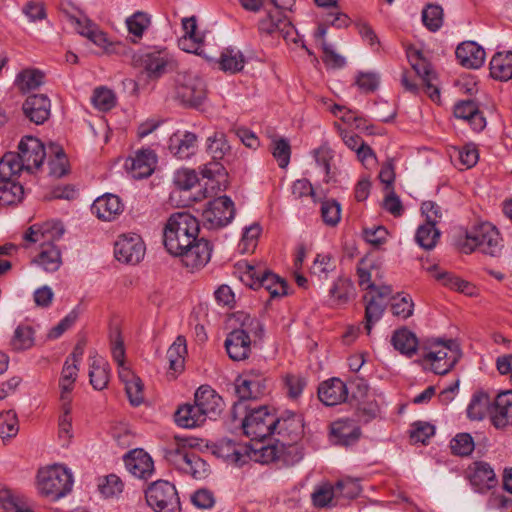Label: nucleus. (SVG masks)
<instances>
[{
    "label": "nucleus",
    "instance_id": "nucleus-10",
    "mask_svg": "<svg viewBox=\"0 0 512 512\" xmlns=\"http://www.w3.org/2000/svg\"><path fill=\"white\" fill-rule=\"evenodd\" d=\"M135 61L148 73L150 78H159L173 71L177 62L166 48H153L135 56Z\"/></svg>",
    "mask_w": 512,
    "mask_h": 512
},
{
    "label": "nucleus",
    "instance_id": "nucleus-41",
    "mask_svg": "<svg viewBox=\"0 0 512 512\" xmlns=\"http://www.w3.org/2000/svg\"><path fill=\"white\" fill-rule=\"evenodd\" d=\"M258 29L261 33L272 35L279 31L284 33V38H287L289 31L293 29L291 23L281 13H269L266 17L261 19L258 24Z\"/></svg>",
    "mask_w": 512,
    "mask_h": 512
},
{
    "label": "nucleus",
    "instance_id": "nucleus-19",
    "mask_svg": "<svg viewBox=\"0 0 512 512\" xmlns=\"http://www.w3.org/2000/svg\"><path fill=\"white\" fill-rule=\"evenodd\" d=\"M274 423V433L288 438L291 442H296L303 435L304 424L300 414L285 411L281 416L275 417Z\"/></svg>",
    "mask_w": 512,
    "mask_h": 512
},
{
    "label": "nucleus",
    "instance_id": "nucleus-20",
    "mask_svg": "<svg viewBox=\"0 0 512 512\" xmlns=\"http://www.w3.org/2000/svg\"><path fill=\"white\" fill-rule=\"evenodd\" d=\"M467 471L469 481L477 492H487L498 483L494 470L486 462H474L468 467Z\"/></svg>",
    "mask_w": 512,
    "mask_h": 512
},
{
    "label": "nucleus",
    "instance_id": "nucleus-12",
    "mask_svg": "<svg viewBox=\"0 0 512 512\" xmlns=\"http://www.w3.org/2000/svg\"><path fill=\"white\" fill-rule=\"evenodd\" d=\"M235 216L234 203L230 197L224 195L208 202L203 210L202 217L208 228H220L228 225Z\"/></svg>",
    "mask_w": 512,
    "mask_h": 512
},
{
    "label": "nucleus",
    "instance_id": "nucleus-40",
    "mask_svg": "<svg viewBox=\"0 0 512 512\" xmlns=\"http://www.w3.org/2000/svg\"><path fill=\"white\" fill-rule=\"evenodd\" d=\"M491 76L500 81L512 79V52H497L490 61Z\"/></svg>",
    "mask_w": 512,
    "mask_h": 512
},
{
    "label": "nucleus",
    "instance_id": "nucleus-56",
    "mask_svg": "<svg viewBox=\"0 0 512 512\" xmlns=\"http://www.w3.org/2000/svg\"><path fill=\"white\" fill-rule=\"evenodd\" d=\"M271 152L280 168H286L290 162L291 147L289 141L281 137L271 140Z\"/></svg>",
    "mask_w": 512,
    "mask_h": 512
},
{
    "label": "nucleus",
    "instance_id": "nucleus-9",
    "mask_svg": "<svg viewBox=\"0 0 512 512\" xmlns=\"http://www.w3.org/2000/svg\"><path fill=\"white\" fill-rule=\"evenodd\" d=\"M166 459L180 471L195 479H203L209 473V465L195 451L177 447L166 452Z\"/></svg>",
    "mask_w": 512,
    "mask_h": 512
},
{
    "label": "nucleus",
    "instance_id": "nucleus-5",
    "mask_svg": "<svg viewBox=\"0 0 512 512\" xmlns=\"http://www.w3.org/2000/svg\"><path fill=\"white\" fill-rule=\"evenodd\" d=\"M427 350L424 360L431 363L435 374H447L461 357V352L456 341L449 339H432L424 346Z\"/></svg>",
    "mask_w": 512,
    "mask_h": 512
},
{
    "label": "nucleus",
    "instance_id": "nucleus-43",
    "mask_svg": "<svg viewBox=\"0 0 512 512\" xmlns=\"http://www.w3.org/2000/svg\"><path fill=\"white\" fill-rule=\"evenodd\" d=\"M23 197L24 188L19 182L14 179L0 178V205H16L22 201Z\"/></svg>",
    "mask_w": 512,
    "mask_h": 512
},
{
    "label": "nucleus",
    "instance_id": "nucleus-57",
    "mask_svg": "<svg viewBox=\"0 0 512 512\" xmlns=\"http://www.w3.org/2000/svg\"><path fill=\"white\" fill-rule=\"evenodd\" d=\"M14 350L22 351L30 349L34 345V331L31 326L19 325L11 340Z\"/></svg>",
    "mask_w": 512,
    "mask_h": 512
},
{
    "label": "nucleus",
    "instance_id": "nucleus-45",
    "mask_svg": "<svg viewBox=\"0 0 512 512\" xmlns=\"http://www.w3.org/2000/svg\"><path fill=\"white\" fill-rule=\"evenodd\" d=\"M78 366L75 363H70V358H67L61 373L59 386L61 389V400L64 405L70 403L69 394L73 390L74 382L77 378Z\"/></svg>",
    "mask_w": 512,
    "mask_h": 512
},
{
    "label": "nucleus",
    "instance_id": "nucleus-50",
    "mask_svg": "<svg viewBox=\"0 0 512 512\" xmlns=\"http://www.w3.org/2000/svg\"><path fill=\"white\" fill-rule=\"evenodd\" d=\"M186 354V339L183 336H178L167 350L166 357L169 361V368L175 372L181 371L184 367Z\"/></svg>",
    "mask_w": 512,
    "mask_h": 512
},
{
    "label": "nucleus",
    "instance_id": "nucleus-62",
    "mask_svg": "<svg viewBox=\"0 0 512 512\" xmlns=\"http://www.w3.org/2000/svg\"><path fill=\"white\" fill-rule=\"evenodd\" d=\"M92 102L94 106L99 110L108 111L115 106L116 98L112 90L105 87H100L95 89Z\"/></svg>",
    "mask_w": 512,
    "mask_h": 512
},
{
    "label": "nucleus",
    "instance_id": "nucleus-17",
    "mask_svg": "<svg viewBox=\"0 0 512 512\" xmlns=\"http://www.w3.org/2000/svg\"><path fill=\"white\" fill-rule=\"evenodd\" d=\"M157 156L151 149H141L125 162V167L134 179L149 177L156 167Z\"/></svg>",
    "mask_w": 512,
    "mask_h": 512
},
{
    "label": "nucleus",
    "instance_id": "nucleus-35",
    "mask_svg": "<svg viewBox=\"0 0 512 512\" xmlns=\"http://www.w3.org/2000/svg\"><path fill=\"white\" fill-rule=\"evenodd\" d=\"M90 384L96 390H103L109 381V365L97 353L89 357Z\"/></svg>",
    "mask_w": 512,
    "mask_h": 512
},
{
    "label": "nucleus",
    "instance_id": "nucleus-58",
    "mask_svg": "<svg viewBox=\"0 0 512 512\" xmlns=\"http://www.w3.org/2000/svg\"><path fill=\"white\" fill-rule=\"evenodd\" d=\"M207 141V150L213 160L223 159L226 153L230 150L225 134L222 132H215L212 136L208 137Z\"/></svg>",
    "mask_w": 512,
    "mask_h": 512
},
{
    "label": "nucleus",
    "instance_id": "nucleus-6",
    "mask_svg": "<svg viewBox=\"0 0 512 512\" xmlns=\"http://www.w3.org/2000/svg\"><path fill=\"white\" fill-rule=\"evenodd\" d=\"M241 281L251 289H265L271 298L284 296L287 294V283L278 275L252 265H247L246 270L241 275Z\"/></svg>",
    "mask_w": 512,
    "mask_h": 512
},
{
    "label": "nucleus",
    "instance_id": "nucleus-30",
    "mask_svg": "<svg viewBox=\"0 0 512 512\" xmlns=\"http://www.w3.org/2000/svg\"><path fill=\"white\" fill-rule=\"evenodd\" d=\"M184 35L179 39V47L189 53L202 55L203 38L196 34L197 20L195 16L182 19Z\"/></svg>",
    "mask_w": 512,
    "mask_h": 512
},
{
    "label": "nucleus",
    "instance_id": "nucleus-36",
    "mask_svg": "<svg viewBox=\"0 0 512 512\" xmlns=\"http://www.w3.org/2000/svg\"><path fill=\"white\" fill-rule=\"evenodd\" d=\"M197 136L192 132L173 134L169 139L170 152L179 159L189 158L195 150Z\"/></svg>",
    "mask_w": 512,
    "mask_h": 512
},
{
    "label": "nucleus",
    "instance_id": "nucleus-18",
    "mask_svg": "<svg viewBox=\"0 0 512 512\" xmlns=\"http://www.w3.org/2000/svg\"><path fill=\"white\" fill-rule=\"evenodd\" d=\"M194 402L199 406L204 416L210 419H216L224 409L222 397L210 386H200L194 395Z\"/></svg>",
    "mask_w": 512,
    "mask_h": 512
},
{
    "label": "nucleus",
    "instance_id": "nucleus-54",
    "mask_svg": "<svg viewBox=\"0 0 512 512\" xmlns=\"http://www.w3.org/2000/svg\"><path fill=\"white\" fill-rule=\"evenodd\" d=\"M431 271L435 272V274H434L435 279L437 281L441 282L444 286H447L456 291H460L462 293H467V294L471 293L472 285L469 282L464 281V280L456 277L452 273H449L446 271L437 272L436 266H433L431 268Z\"/></svg>",
    "mask_w": 512,
    "mask_h": 512
},
{
    "label": "nucleus",
    "instance_id": "nucleus-16",
    "mask_svg": "<svg viewBox=\"0 0 512 512\" xmlns=\"http://www.w3.org/2000/svg\"><path fill=\"white\" fill-rule=\"evenodd\" d=\"M18 149L17 154L25 166V171L33 172L34 169L41 167L46 157V151L39 139L33 136H25L21 139Z\"/></svg>",
    "mask_w": 512,
    "mask_h": 512
},
{
    "label": "nucleus",
    "instance_id": "nucleus-4",
    "mask_svg": "<svg viewBox=\"0 0 512 512\" xmlns=\"http://www.w3.org/2000/svg\"><path fill=\"white\" fill-rule=\"evenodd\" d=\"M502 248L500 233L489 222L475 226L472 231L466 234L465 241L461 244V250L466 254L478 250L492 257L499 256Z\"/></svg>",
    "mask_w": 512,
    "mask_h": 512
},
{
    "label": "nucleus",
    "instance_id": "nucleus-26",
    "mask_svg": "<svg viewBox=\"0 0 512 512\" xmlns=\"http://www.w3.org/2000/svg\"><path fill=\"white\" fill-rule=\"evenodd\" d=\"M459 64L468 69H478L485 61V50L474 41L460 43L455 51Z\"/></svg>",
    "mask_w": 512,
    "mask_h": 512
},
{
    "label": "nucleus",
    "instance_id": "nucleus-14",
    "mask_svg": "<svg viewBox=\"0 0 512 512\" xmlns=\"http://www.w3.org/2000/svg\"><path fill=\"white\" fill-rule=\"evenodd\" d=\"M358 421L341 418L330 424L329 440L333 445L348 447L356 444L361 437Z\"/></svg>",
    "mask_w": 512,
    "mask_h": 512
},
{
    "label": "nucleus",
    "instance_id": "nucleus-38",
    "mask_svg": "<svg viewBox=\"0 0 512 512\" xmlns=\"http://www.w3.org/2000/svg\"><path fill=\"white\" fill-rule=\"evenodd\" d=\"M119 377L125 384V391L129 402L133 406H139L144 401L142 380L128 368L119 371Z\"/></svg>",
    "mask_w": 512,
    "mask_h": 512
},
{
    "label": "nucleus",
    "instance_id": "nucleus-37",
    "mask_svg": "<svg viewBox=\"0 0 512 512\" xmlns=\"http://www.w3.org/2000/svg\"><path fill=\"white\" fill-rule=\"evenodd\" d=\"M489 414L492 418L493 402L488 393L477 391L473 394L467 407V416L470 420L479 421Z\"/></svg>",
    "mask_w": 512,
    "mask_h": 512
},
{
    "label": "nucleus",
    "instance_id": "nucleus-24",
    "mask_svg": "<svg viewBox=\"0 0 512 512\" xmlns=\"http://www.w3.org/2000/svg\"><path fill=\"white\" fill-rule=\"evenodd\" d=\"M51 103L44 94H34L27 97L22 109L25 116L33 123L40 125L50 116Z\"/></svg>",
    "mask_w": 512,
    "mask_h": 512
},
{
    "label": "nucleus",
    "instance_id": "nucleus-8",
    "mask_svg": "<svg viewBox=\"0 0 512 512\" xmlns=\"http://www.w3.org/2000/svg\"><path fill=\"white\" fill-rule=\"evenodd\" d=\"M147 504L155 512H179L180 501L175 486L164 480L152 483L145 492Z\"/></svg>",
    "mask_w": 512,
    "mask_h": 512
},
{
    "label": "nucleus",
    "instance_id": "nucleus-55",
    "mask_svg": "<svg viewBox=\"0 0 512 512\" xmlns=\"http://www.w3.org/2000/svg\"><path fill=\"white\" fill-rule=\"evenodd\" d=\"M422 22L429 31H438L443 25L442 7L436 4H428L422 10Z\"/></svg>",
    "mask_w": 512,
    "mask_h": 512
},
{
    "label": "nucleus",
    "instance_id": "nucleus-39",
    "mask_svg": "<svg viewBox=\"0 0 512 512\" xmlns=\"http://www.w3.org/2000/svg\"><path fill=\"white\" fill-rule=\"evenodd\" d=\"M391 343L397 351L409 358L416 354L419 345L416 335L406 327L394 331Z\"/></svg>",
    "mask_w": 512,
    "mask_h": 512
},
{
    "label": "nucleus",
    "instance_id": "nucleus-27",
    "mask_svg": "<svg viewBox=\"0 0 512 512\" xmlns=\"http://www.w3.org/2000/svg\"><path fill=\"white\" fill-rule=\"evenodd\" d=\"M454 115L456 118L467 121L474 131L480 132L486 126V119L473 100H462L456 103Z\"/></svg>",
    "mask_w": 512,
    "mask_h": 512
},
{
    "label": "nucleus",
    "instance_id": "nucleus-59",
    "mask_svg": "<svg viewBox=\"0 0 512 512\" xmlns=\"http://www.w3.org/2000/svg\"><path fill=\"white\" fill-rule=\"evenodd\" d=\"M474 447V440L469 433H459L450 442L452 453L458 456L470 455Z\"/></svg>",
    "mask_w": 512,
    "mask_h": 512
},
{
    "label": "nucleus",
    "instance_id": "nucleus-28",
    "mask_svg": "<svg viewBox=\"0 0 512 512\" xmlns=\"http://www.w3.org/2000/svg\"><path fill=\"white\" fill-rule=\"evenodd\" d=\"M91 209L99 219L112 221L123 212L124 206L117 195L105 194L94 201Z\"/></svg>",
    "mask_w": 512,
    "mask_h": 512
},
{
    "label": "nucleus",
    "instance_id": "nucleus-51",
    "mask_svg": "<svg viewBox=\"0 0 512 512\" xmlns=\"http://www.w3.org/2000/svg\"><path fill=\"white\" fill-rule=\"evenodd\" d=\"M367 301L365 306V330L369 335L371 333L373 325L378 322L385 311L386 302L378 301L375 296H371L368 300L367 296L364 297Z\"/></svg>",
    "mask_w": 512,
    "mask_h": 512
},
{
    "label": "nucleus",
    "instance_id": "nucleus-53",
    "mask_svg": "<svg viewBox=\"0 0 512 512\" xmlns=\"http://www.w3.org/2000/svg\"><path fill=\"white\" fill-rule=\"evenodd\" d=\"M334 487L340 504L343 500L354 499L361 493L359 481L352 478L338 480Z\"/></svg>",
    "mask_w": 512,
    "mask_h": 512
},
{
    "label": "nucleus",
    "instance_id": "nucleus-63",
    "mask_svg": "<svg viewBox=\"0 0 512 512\" xmlns=\"http://www.w3.org/2000/svg\"><path fill=\"white\" fill-rule=\"evenodd\" d=\"M98 489L105 497H113L123 490V483L115 474L102 477L98 482Z\"/></svg>",
    "mask_w": 512,
    "mask_h": 512
},
{
    "label": "nucleus",
    "instance_id": "nucleus-49",
    "mask_svg": "<svg viewBox=\"0 0 512 512\" xmlns=\"http://www.w3.org/2000/svg\"><path fill=\"white\" fill-rule=\"evenodd\" d=\"M440 237V231L436 228V222L426 221L425 224L418 227L415 240L420 247L426 250H432Z\"/></svg>",
    "mask_w": 512,
    "mask_h": 512
},
{
    "label": "nucleus",
    "instance_id": "nucleus-64",
    "mask_svg": "<svg viewBox=\"0 0 512 512\" xmlns=\"http://www.w3.org/2000/svg\"><path fill=\"white\" fill-rule=\"evenodd\" d=\"M323 222L329 226H336L341 219V207L335 200H326L321 204Z\"/></svg>",
    "mask_w": 512,
    "mask_h": 512
},
{
    "label": "nucleus",
    "instance_id": "nucleus-52",
    "mask_svg": "<svg viewBox=\"0 0 512 512\" xmlns=\"http://www.w3.org/2000/svg\"><path fill=\"white\" fill-rule=\"evenodd\" d=\"M354 292V285L348 278L339 277L331 287L329 294L334 303L341 305L349 301Z\"/></svg>",
    "mask_w": 512,
    "mask_h": 512
},
{
    "label": "nucleus",
    "instance_id": "nucleus-1",
    "mask_svg": "<svg viewBox=\"0 0 512 512\" xmlns=\"http://www.w3.org/2000/svg\"><path fill=\"white\" fill-rule=\"evenodd\" d=\"M199 222L188 212L172 214L163 231V243L173 256L181 258L184 266L194 269L204 267L211 258L212 245L204 239H197Z\"/></svg>",
    "mask_w": 512,
    "mask_h": 512
},
{
    "label": "nucleus",
    "instance_id": "nucleus-46",
    "mask_svg": "<svg viewBox=\"0 0 512 512\" xmlns=\"http://www.w3.org/2000/svg\"><path fill=\"white\" fill-rule=\"evenodd\" d=\"M50 156L48 161L49 174L55 178H61L68 173V160L62 147L56 143H50Z\"/></svg>",
    "mask_w": 512,
    "mask_h": 512
},
{
    "label": "nucleus",
    "instance_id": "nucleus-44",
    "mask_svg": "<svg viewBox=\"0 0 512 512\" xmlns=\"http://www.w3.org/2000/svg\"><path fill=\"white\" fill-rule=\"evenodd\" d=\"M244 65L245 57L240 50L226 48L221 52L219 66L222 71L235 74L242 71Z\"/></svg>",
    "mask_w": 512,
    "mask_h": 512
},
{
    "label": "nucleus",
    "instance_id": "nucleus-3",
    "mask_svg": "<svg viewBox=\"0 0 512 512\" xmlns=\"http://www.w3.org/2000/svg\"><path fill=\"white\" fill-rule=\"evenodd\" d=\"M37 485L41 495L58 500L72 490L73 477L66 467L54 464L38 471Z\"/></svg>",
    "mask_w": 512,
    "mask_h": 512
},
{
    "label": "nucleus",
    "instance_id": "nucleus-60",
    "mask_svg": "<svg viewBox=\"0 0 512 512\" xmlns=\"http://www.w3.org/2000/svg\"><path fill=\"white\" fill-rule=\"evenodd\" d=\"M0 503L6 512H33L24 500L8 490L0 492Z\"/></svg>",
    "mask_w": 512,
    "mask_h": 512
},
{
    "label": "nucleus",
    "instance_id": "nucleus-15",
    "mask_svg": "<svg viewBox=\"0 0 512 512\" xmlns=\"http://www.w3.org/2000/svg\"><path fill=\"white\" fill-rule=\"evenodd\" d=\"M266 388V379L258 370H248L236 379L235 389L241 401L258 399Z\"/></svg>",
    "mask_w": 512,
    "mask_h": 512
},
{
    "label": "nucleus",
    "instance_id": "nucleus-61",
    "mask_svg": "<svg viewBox=\"0 0 512 512\" xmlns=\"http://www.w3.org/2000/svg\"><path fill=\"white\" fill-rule=\"evenodd\" d=\"M18 430V419L15 412L9 410L0 413V436L3 439L16 436Z\"/></svg>",
    "mask_w": 512,
    "mask_h": 512
},
{
    "label": "nucleus",
    "instance_id": "nucleus-13",
    "mask_svg": "<svg viewBox=\"0 0 512 512\" xmlns=\"http://www.w3.org/2000/svg\"><path fill=\"white\" fill-rule=\"evenodd\" d=\"M114 254L118 261L128 264L139 263L145 255V246L138 234L120 235L114 245Z\"/></svg>",
    "mask_w": 512,
    "mask_h": 512
},
{
    "label": "nucleus",
    "instance_id": "nucleus-23",
    "mask_svg": "<svg viewBox=\"0 0 512 512\" xmlns=\"http://www.w3.org/2000/svg\"><path fill=\"white\" fill-rule=\"evenodd\" d=\"M127 470L137 478L148 479L154 472V463L150 455L143 449H134L125 457Z\"/></svg>",
    "mask_w": 512,
    "mask_h": 512
},
{
    "label": "nucleus",
    "instance_id": "nucleus-21",
    "mask_svg": "<svg viewBox=\"0 0 512 512\" xmlns=\"http://www.w3.org/2000/svg\"><path fill=\"white\" fill-rule=\"evenodd\" d=\"M410 61L413 70L422 81L425 93L431 100L438 101L440 99V91L437 85L434 83L436 80V75L432 71L430 64L421 57L419 51L410 56Z\"/></svg>",
    "mask_w": 512,
    "mask_h": 512
},
{
    "label": "nucleus",
    "instance_id": "nucleus-7",
    "mask_svg": "<svg viewBox=\"0 0 512 512\" xmlns=\"http://www.w3.org/2000/svg\"><path fill=\"white\" fill-rule=\"evenodd\" d=\"M207 97L205 82L193 73L178 74L175 80V99L187 107L200 106Z\"/></svg>",
    "mask_w": 512,
    "mask_h": 512
},
{
    "label": "nucleus",
    "instance_id": "nucleus-34",
    "mask_svg": "<svg viewBox=\"0 0 512 512\" xmlns=\"http://www.w3.org/2000/svg\"><path fill=\"white\" fill-rule=\"evenodd\" d=\"M175 422L182 428H195L201 426L205 421L206 417L201 412L199 406L194 404H184L180 406L174 415Z\"/></svg>",
    "mask_w": 512,
    "mask_h": 512
},
{
    "label": "nucleus",
    "instance_id": "nucleus-2",
    "mask_svg": "<svg viewBox=\"0 0 512 512\" xmlns=\"http://www.w3.org/2000/svg\"><path fill=\"white\" fill-rule=\"evenodd\" d=\"M64 234L60 222H46L30 226L23 234V239L30 243H40V252L34 262L46 272H55L62 265V253L54 241Z\"/></svg>",
    "mask_w": 512,
    "mask_h": 512
},
{
    "label": "nucleus",
    "instance_id": "nucleus-48",
    "mask_svg": "<svg viewBox=\"0 0 512 512\" xmlns=\"http://www.w3.org/2000/svg\"><path fill=\"white\" fill-rule=\"evenodd\" d=\"M25 171V166L16 152H7L0 160V178L14 179Z\"/></svg>",
    "mask_w": 512,
    "mask_h": 512
},
{
    "label": "nucleus",
    "instance_id": "nucleus-25",
    "mask_svg": "<svg viewBox=\"0 0 512 512\" xmlns=\"http://www.w3.org/2000/svg\"><path fill=\"white\" fill-rule=\"evenodd\" d=\"M318 397L324 405L335 406L347 400L348 389L346 384L339 378H331L320 384Z\"/></svg>",
    "mask_w": 512,
    "mask_h": 512
},
{
    "label": "nucleus",
    "instance_id": "nucleus-22",
    "mask_svg": "<svg viewBox=\"0 0 512 512\" xmlns=\"http://www.w3.org/2000/svg\"><path fill=\"white\" fill-rule=\"evenodd\" d=\"M251 344V336L238 329H234L228 333L224 342L227 354L233 361L246 360L251 353Z\"/></svg>",
    "mask_w": 512,
    "mask_h": 512
},
{
    "label": "nucleus",
    "instance_id": "nucleus-33",
    "mask_svg": "<svg viewBox=\"0 0 512 512\" xmlns=\"http://www.w3.org/2000/svg\"><path fill=\"white\" fill-rule=\"evenodd\" d=\"M218 454L236 466L247 463L248 445H241L231 439H222L217 445Z\"/></svg>",
    "mask_w": 512,
    "mask_h": 512
},
{
    "label": "nucleus",
    "instance_id": "nucleus-11",
    "mask_svg": "<svg viewBox=\"0 0 512 512\" xmlns=\"http://www.w3.org/2000/svg\"><path fill=\"white\" fill-rule=\"evenodd\" d=\"M274 415L270 414L266 406L253 409L242 421L244 434L254 440H263L274 434Z\"/></svg>",
    "mask_w": 512,
    "mask_h": 512
},
{
    "label": "nucleus",
    "instance_id": "nucleus-47",
    "mask_svg": "<svg viewBox=\"0 0 512 512\" xmlns=\"http://www.w3.org/2000/svg\"><path fill=\"white\" fill-rule=\"evenodd\" d=\"M43 82L44 74L38 69H25L15 79V85L22 93L39 88Z\"/></svg>",
    "mask_w": 512,
    "mask_h": 512
},
{
    "label": "nucleus",
    "instance_id": "nucleus-29",
    "mask_svg": "<svg viewBox=\"0 0 512 512\" xmlns=\"http://www.w3.org/2000/svg\"><path fill=\"white\" fill-rule=\"evenodd\" d=\"M68 19L80 35L99 47H105L107 43L106 34L94 22L82 14L79 16L68 15Z\"/></svg>",
    "mask_w": 512,
    "mask_h": 512
},
{
    "label": "nucleus",
    "instance_id": "nucleus-42",
    "mask_svg": "<svg viewBox=\"0 0 512 512\" xmlns=\"http://www.w3.org/2000/svg\"><path fill=\"white\" fill-rule=\"evenodd\" d=\"M311 500L316 508H330L339 505V500L334 484L325 482L315 487L311 494Z\"/></svg>",
    "mask_w": 512,
    "mask_h": 512
},
{
    "label": "nucleus",
    "instance_id": "nucleus-32",
    "mask_svg": "<svg viewBox=\"0 0 512 512\" xmlns=\"http://www.w3.org/2000/svg\"><path fill=\"white\" fill-rule=\"evenodd\" d=\"M256 442L249 447L247 451V461L253 460L262 464L278 461L279 449H281L280 442L265 445L262 440H255Z\"/></svg>",
    "mask_w": 512,
    "mask_h": 512
},
{
    "label": "nucleus",
    "instance_id": "nucleus-31",
    "mask_svg": "<svg viewBox=\"0 0 512 512\" xmlns=\"http://www.w3.org/2000/svg\"><path fill=\"white\" fill-rule=\"evenodd\" d=\"M512 422V390L500 392L493 401L492 423L503 428Z\"/></svg>",
    "mask_w": 512,
    "mask_h": 512
}]
</instances>
